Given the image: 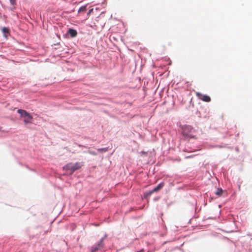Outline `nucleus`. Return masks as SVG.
Returning <instances> with one entry per match:
<instances>
[{"instance_id":"nucleus-1","label":"nucleus","mask_w":252,"mask_h":252,"mask_svg":"<svg viewBox=\"0 0 252 252\" xmlns=\"http://www.w3.org/2000/svg\"><path fill=\"white\" fill-rule=\"evenodd\" d=\"M83 165L82 162H76L75 163H69L63 167V168L69 170L70 173H73L75 170L80 169Z\"/></svg>"},{"instance_id":"nucleus-2","label":"nucleus","mask_w":252,"mask_h":252,"mask_svg":"<svg viewBox=\"0 0 252 252\" xmlns=\"http://www.w3.org/2000/svg\"><path fill=\"white\" fill-rule=\"evenodd\" d=\"M164 183H160L159 185H158L157 187L153 189L152 190L146 192L145 194V197H147L150 196L153 193L158 191L164 186Z\"/></svg>"},{"instance_id":"nucleus-3","label":"nucleus","mask_w":252,"mask_h":252,"mask_svg":"<svg viewBox=\"0 0 252 252\" xmlns=\"http://www.w3.org/2000/svg\"><path fill=\"white\" fill-rule=\"evenodd\" d=\"M196 95L199 99L202 100L205 102H208L211 101V98L208 95L202 94L199 92H196Z\"/></svg>"},{"instance_id":"nucleus-4","label":"nucleus","mask_w":252,"mask_h":252,"mask_svg":"<svg viewBox=\"0 0 252 252\" xmlns=\"http://www.w3.org/2000/svg\"><path fill=\"white\" fill-rule=\"evenodd\" d=\"M103 248V240H101L98 243L94 246L91 249V252H96L98 250Z\"/></svg>"},{"instance_id":"nucleus-5","label":"nucleus","mask_w":252,"mask_h":252,"mask_svg":"<svg viewBox=\"0 0 252 252\" xmlns=\"http://www.w3.org/2000/svg\"><path fill=\"white\" fill-rule=\"evenodd\" d=\"M32 117L29 114L26 117L24 118V122L25 124H31L32 123Z\"/></svg>"},{"instance_id":"nucleus-6","label":"nucleus","mask_w":252,"mask_h":252,"mask_svg":"<svg viewBox=\"0 0 252 252\" xmlns=\"http://www.w3.org/2000/svg\"><path fill=\"white\" fill-rule=\"evenodd\" d=\"M18 113L20 115L21 117L23 119L26 117L30 113H28L26 111L23 109H18L17 110Z\"/></svg>"},{"instance_id":"nucleus-7","label":"nucleus","mask_w":252,"mask_h":252,"mask_svg":"<svg viewBox=\"0 0 252 252\" xmlns=\"http://www.w3.org/2000/svg\"><path fill=\"white\" fill-rule=\"evenodd\" d=\"M67 33L69 34L71 37H74L77 35V32L73 29L69 28L67 31Z\"/></svg>"},{"instance_id":"nucleus-8","label":"nucleus","mask_w":252,"mask_h":252,"mask_svg":"<svg viewBox=\"0 0 252 252\" xmlns=\"http://www.w3.org/2000/svg\"><path fill=\"white\" fill-rule=\"evenodd\" d=\"M2 31L3 32V33L4 34L5 37H6L7 36V34H9V30H8V29L6 28V27H4V28H2Z\"/></svg>"},{"instance_id":"nucleus-9","label":"nucleus","mask_w":252,"mask_h":252,"mask_svg":"<svg viewBox=\"0 0 252 252\" xmlns=\"http://www.w3.org/2000/svg\"><path fill=\"white\" fill-rule=\"evenodd\" d=\"M215 193L217 195L220 196L222 193V189L220 188L218 189Z\"/></svg>"},{"instance_id":"nucleus-10","label":"nucleus","mask_w":252,"mask_h":252,"mask_svg":"<svg viewBox=\"0 0 252 252\" xmlns=\"http://www.w3.org/2000/svg\"><path fill=\"white\" fill-rule=\"evenodd\" d=\"M86 6L85 5V6H82V7H81L79 10H78V12H80L81 11H85L86 10Z\"/></svg>"},{"instance_id":"nucleus-11","label":"nucleus","mask_w":252,"mask_h":252,"mask_svg":"<svg viewBox=\"0 0 252 252\" xmlns=\"http://www.w3.org/2000/svg\"><path fill=\"white\" fill-rule=\"evenodd\" d=\"M98 151H100V152H106V151H107V150H106V149H105V148H101V149H98Z\"/></svg>"},{"instance_id":"nucleus-12","label":"nucleus","mask_w":252,"mask_h":252,"mask_svg":"<svg viewBox=\"0 0 252 252\" xmlns=\"http://www.w3.org/2000/svg\"><path fill=\"white\" fill-rule=\"evenodd\" d=\"M11 4L14 5L16 3V0H10Z\"/></svg>"},{"instance_id":"nucleus-13","label":"nucleus","mask_w":252,"mask_h":252,"mask_svg":"<svg viewBox=\"0 0 252 252\" xmlns=\"http://www.w3.org/2000/svg\"><path fill=\"white\" fill-rule=\"evenodd\" d=\"M93 11V9H91L90 10H89L88 13V14H90Z\"/></svg>"},{"instance_id":"nucleus-14","label":"nucleus","mask_w":252,"mask_h":252,"mask_svg":"<svg viewBox=\"0 0 252 252\" xmlns=\"http://www.w3.org/2000/svg\"><path fill=\"white\" fill-rule=\"evenodd\" d=\"M189 136L191 137H193V136H191V135H189Z\"/></svg>"}]
</instances>
